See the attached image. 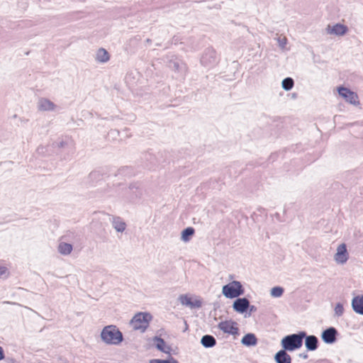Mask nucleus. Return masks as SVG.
I'll return each instance as SVG.
<instances>
[{"label":"nucleus","mask_w":363,"mask_h":363,"mask_svg":"<svg viewBox=\"0 0 363 363\" xmlns=\"http://www.w3.org/2000/svg\"><path fill=\"white\" fill-rule=\"evenodd\" d=\"M184 323H185V325H186V330L187 328H188V325H187V323L186 321Z\"/></svg>","instance_id":"nucleus-42"},{"label":"nucleus","mask_w":363,"mask_h":363,"mask_svg":"<svg viewBox=\"0 0 363 363\" xmlns=\"http://www.w3.org/2000/svg\"><path fill=\"white\" fill-rule=\"evenodd\" d=\"M72 245L67 242H60L58 245V252L63 255H68L72 251Z\"/></svg>","instance_id":"nucleus-22"},{"label":"nucleus","mask_w":363,"mask_h":363,"mask_svg":"<svg viewBox=\"0 0 363 363\" xmlns=\"http://www.w3.org/2000/svg\"><path fill=\"white\" fill-rule=\"evenodd\" d=\"M338 335L337 329L330 327L322 332L321 339L326 344H333L336 342Z\"/></svg>","instance_id":"nucleus-8"},{"label":"nucleus","mask_w":363,"mask_h":363,"mask_svg":"<svg viewBox=\"0 0 363 363\" xmlns=\"http://www.w3.org/2000/svg\"><path fill=\"white\" fill-rule=\"evenodd\" d=\"M294 85V79L291 77H286L282 80L281 86L285 91L291 90Z\"/></svg>","instance_id":"nucleus-25"},{"label":"nucleus","mask_w":363,"mask_h":363,"mask_svg":"<svg viewBox=\"0 0 363 363\" xmlns=\"http://www.w3.org/2000/svg\"><path fill=\"white\" fill-rule=\"evenodd\" d=\"M299 357L306 359L308 358V356L307 353H301L299 354Z\"/></svg>","instance_id":"nucleus-38"},{"label":"nucleus","mask_w":363,"mask_h":363,"mask_svg":"<svg viewBox=\"0 0 363 363\" xmlns=\"http://www.w3.org/2000/svg\"><path fill=\"white\" fill-rule=\"evenodd\" d=\"M9 272L6 267L0 265V279H6L9 277Z\"/></svg>","instance_id":"nucleus-28"},{"label":"nucleus","mask_w":363,"mask_h":363,"mask_svg":"<svg viewBox=\"0 0 363 363\" xmlns=\"http://www.w3.org/2000/svg\"><path fill=\"white\" fill-rule=\"evenodd\" d=\"M4 303L15 304V303H12V302H9V301H5Z\"/></svg>","instance_id":"nucleus-41"},{"label":"nucleus","mask_w":363,"mask_h":363,"mask_svg":"<svg viewBox=\"0 0 363 363\" xmlns=\"http://www.w3.org/2000/svg\"><path fill=\"white\" fill-rule=\"evenodd\" d=\"M304 337H306L305 331L288 335L282 338L281 341V347L284 350L289 352L299 349L303 345Z\"/></svg>","instance_id":"nucleus-2"},{"label":"nucleus","mask_w":363,"mask_h":363,"mask_svg":"<svg viewBox=\"0 0 363 363\" xmlns=\"http://www.w3.org/2000/svg\"><path fill=\"white\" fill-rule=\"evenodd\" d=\"M163 363H179V362L174 359L173 357H171L169 359H163Z\"/></svg>","instance_id":"nucleus-35"},{"label":"nucleus","mask_w":363,"mask_h":363,"mask_svg":"<svg viewBox=\"0 0 363 363\" xmlns=\"http://www.w3.org/2000/svg\"><path fill=\"white\" fill-rule=\"evenodd\" d=\"M128 191L130 199L133 201L140 199L143 193V188L138 183L130 184L128 187Z\"/></svg>","instance_id":"nucleus-11"},{"label":"nucleus","mask_w":363,"mask_h":363,"mask_svg":"<svg viewBox=\"0 0 363 363\" xmlns=\"http://www.w3.org/2000/svg\"><path fill=\"white\" fill-rule=\"evenodd\" d=\"M286 352V350L282 349L275 354L274 360L276 363H291V357Z\"/></svg>","instance_id":"nucleus-17"},{"label":"nucleus","mask_w":363,"mask_h":363,"mask_svg":"<svg viewBox=\"0 0 363 363\" xmlns=\"http://www.w3.org/2000/svg\"><path fill=\"white\" fill-rule=\"evenodd\" d=\"M250 306V301L247 298H238L233 302V308L235 311L239 313H244L247 312Z\"/></svg>","instance_id":"nucleus-10"},{"label":"nucleus","mask_w":363,"mask_h":363,"mask_svg":"<svg viewBox=\"0 0 363 363\" xmlns=\"http://www.w3.org/2000/svg\"><path fill=\"white\" fill-rule=\"evenodd\" d=\"M145 42H146L147 43H150L152 42V40H151L150 38H147V39L145 40Z\"/></svg>","instance_id":"nucleus-39"},{"label":"nucleus","mask_w":363,"mask_h":363,"mask_svg":"<svg viewBox=\"0 0 363 363\" xmlns=\"http://www.w3.org/2000/svg\"><path fill=\"white\" fill-rule=\"evenodd\" d=\"M66 145V143L63 140L62 141H60V142H55L52 143V147H58V148H62L65 146Z\"/></svg>","instance_id":"nucleus-31"},{"label":"nucleus","mask_w":363,"mask_h":363,"mask_svg":"<svg viewBox=\"0 0 363 363\" xmlns=\"http://www.w3.org/2000/svg\"><path fill=\"white\" fill-rule=\"evenodd\" d=\"M154 341L156 342V348L158 350L164 353H169L170 347H167V350L165 349V342L162 337L156 336L154 337Z\"/></svg>","instance_id":"nucleus-23"},{"label":"nucleus","mask_w":363,"mask_h":363,"mask_svg":"<svg viewBox=\"0 0 363 363\" xmlns=\"http://www.w3.org/2000/svg\"><path fill=\"white\" fill-rule=\"evenodd\" d=\"M101 338L106 344L114 345H119L123 340L122 333L113 325H109L103 328Z\"/></svg>","instance_id":"nucleus-1"},{"label":"nucleus","mask_w":363,"mask_h":363,"mask_svg":"<svg viewBox=\"0 0 363 363\" xmlns=\"http://www.w3.org/2000/svg\"><path fill=\"white\" fill-rule=\"evenodd\" d=\"M241 343L247 347L255 346L257 343V339L255 334L247 333L242 337Z\"/></svg>","instance_id":"nucleus-19"},{"label":"nucleus","mask_w":363,"mask_h":363,"mask_svg":"<svg viewBox=\"0 0 363 363\" xmlns=\"http://www.w3.org/2000/svg\"><path fill=\"white\" fill-rule=\"evenodd\" d=\"M5 357L4 351L2 347L0 346V361Z\"/></svg>","instance_id":"nucleus-36"},{"label":"nucleus","mask_w":363,"mask_h":363,"mask_svg":"<svg viewBox=\"0 0 363 363\" xmlns=\"http://www.w3.org/2000/svg\"><path fill=\"white\" fill-rule=\"evenodd\" d=\"M112 225L117 232L120 233L123 232L126 228L125 223L120 217H113Z\"/></svg>","instance_id":"nucleus-21"},{"label":"nucleus","mask_w":363,"mask_h":363,"mask_svg":"<svg viewBox=\"0 0 363 363\" xmlns=\"http://www.w3.org/2000/svg\"><path fill=\"white\" fill-rule=\"evenodd\" d=\"M352 308L356 313L363 315V295L357 296L352 298Z\"/></svg>","instance_id":"nucleus-15"},{"label":"nucleus","mask_w":363,"mask_h":363,"mask_svg":"<svg viewBox=\"0 0 363 363\" xmlns=\"http://www.w3.org/2000/svg\"><path fill=\"white\" fill-rule=\"evenodd\" d=\"M305 338V346L308 351H315L318 349L319 345V340L315 335H307L306 333Z\"/></svg>","instance_id":"nucleus-12"},{"label":"nucleus","mask_w":363,"mask_h":363,"mask_svg":"<svg viewBox=\"0 0 363 363\" xmlns=\"http://www.w3.org/2000/svg\"><path fill=\"white\" fill-rule=\"evenodd\" d=\"M56 105L46 98H40L38 102V108L42 111H53Z\"/></svg>","instance_id":"nucleus-13"},{"label":"nucleus","mask_w":363,"mask_h":363,"mask_svg":"<svg viewBox=\"0 0 363 363\" xmlns=\"http://www.w3.org/2000/svg\"><path fill=\"white\" fill-rule=\"evenodd\" d=\"M284 289L281 286H274L271 289V296L273 297H280L284 294Z\"/></svg>","instance_id":"nucleus-26"},{"label":"nucleus","mask_w":363,"mask_h":363,"mask_svg":"<svg viewBox=\"0 0 363 363\" xmlns=\"http://www.w3.org/2000/svg\"><path fill=\"white\" fill-rule=\"evenodd\" d=\"M195 230L192 227H188L182 230L181 239L184 242H188L191 240V237L194 235Z\"/></svg>","instance_id":"nucleus-24"},{"label":"nucleus","mask_w":363,"mask_h":363,"mask_svg":"<svg viewBox=\"0 0 363 363\" xmlns=\"http://www.w3.org/2000/svg\"><path fill=\"white\" fill-rule=\"evenodd\" d=\"M245 292L244 288L241 283L238 281H233L223 286L222 293L224 296L228 298H238L243 295Z\"/></svg>","instance_id":"nucleus-3"},{"label":"nucleus","mask_w":363,"mask_h":363,"mask_svg":"<svg viewBox=\"0 0 363 363\" xmlns=\"http://www.w3.org/2000/svg\"><path fill=\"white\" fill-rule=\"evenodd\" d=\"M169 67L175 71H178L179 68V64L178 62H170Z\"/></svg>","instance_id":"nucleus-32"},{"label":"nucleus","mask_w":363,"mask_h":363,"mask_svg":"<svg viewBox=\"0 0 363 363\" xmlns=\"http://www.w3.org/2000/svg\"><path fill=\"white\" fill-rule=\"evenodd\" d=\"M101 177V174L99 173V172L98 171H94V172H91L89 175V178L90 179H99V177Z\"/></svg>","instance_id":"nucleus-30"},{"label":"nucleus","mask_w":363,"mask_h":363,"mask_svg":"<svg viewBox=\"0 0 363 363\" xmlns=\"http://www.w3.org/2000/svg\"><path fill=\"white\" fill-rule=\"evenodd\" d=\"M217 62L216 52L212 48H206L201 57V63L205 67H213Z\"/></svg>","instance_id":"nucleus-5"},{"label":"nucleus","mask_w":363,"mask_h":363,"mask_svg":"<svg viewBox=\"0 0 363 363\" xmlns=\"http://www.w3.org/2000/svg\"><path fill=\"white\" fill-rule=\"evenodd\" d=\"M151 318V315L147 313H138L131 319L130 325L133 329L144 332L148 327Z\"/></svg>","instance_id":"nucleus-4"},{"label":"nucleus","mask_w":363,"mask_h":363,"mask_svg":"<svg viewBox=\"0 0 363 363\" xmlns=\"http://www.w3.org/2000/svg\"><path fill=\"white\" fill-rule=\"evenodd\" d=\"M277 40H278V43H279V47L282 50H284L285 48V47H286V43H287V39L285 37H284L282 38H279L277 39Z\"/></svg>","instance_id":"nucleus-29"},{"label":"nucleus","mask_w":363,"mask_h":363,"mask_svg":"<svg viewBox=\"0 0 363 363\" xmlns=\"http://www.w3.org/2000/svg\"><path fill=\"white\" fill-rule=\"evenodd\" d=\"M110 59L109 53L104 48H99L96 53L95 60L100 63H106Z\"/></svg>","instance_id":"nucleus-18"},{"label":"nucleus","mask_w":363,"mask_h":363,"mask_svg":"<svg viewBox=\"0 0 363 363\" xmlns=\"http://www.w3.org/2000/svg\"><path fill=\"white\" fill-rule=\"evenodd\" d=\"M337 91L339 95L344 98L346 101L353 105L359 104L358 96L354 91H352L350 89L343 86L339 87Z\"/></svg>","instance_id":"nucleus-6"},{"label":"nucleus","mask_w":363,"mask_h":363,"mask_svg":"<svg viewBox=\"0 0 363 363\" xmlns=\"http://www.w3.org/2000/svg\"><path fill=\"white\" fill-rule=\"evenodd\" d=\"M335 315L337 317H340L344 313V307L341 303H337L334 309Z\"/></svg>","instance_id":"nucleus-27"},{"label":"nucleus","mask_w":363,"mask_h":363,"mask_svg":"<svg viewBox=\"0 0 363 363\" xmlns=\"http://www.w3.org/2000/svg\"><path fill=\"white\" fill-rule=\"evenodd\" d=\"M257 307H256L255 306H253V305H250V306H249L248 310H247V311H249V312H248V316H250V315H251V314H252V313L256 312V311H257Z\"/></svg>","instance_id":"nucleus-34"},{"label":"nucleus","mask_w":363,"mask_h":363,"mask_svg":"<svg viewBox=\"0 0 363 363\" xmlns=\"http://www.w3.org/2000/svg\"><path fill=\"white\" fill-rule=\"evenodd\" d=\"M119 133H120V132L118 130H116V129L111 130L108 133V136L109 137H112L113 138H115L116 137L119 135Z\"/></svg>","instance_id":"nucleus-33"},{"label":"nucleus","mask_w":363,"mask_h":363,"mask_svg":"<svg viewBox=\"0 0 363 363\" xmlns=\"http://www.w3.org/2000/svg\"><path fill=\"white\" fill-rule=\"evenodd\" d=\"M201 344L205 348H211L216 345V340L213 335H205L201 339Z\"/></svg>","instance_id":"nucleus-20"},{"label":"nucleus","mask_w":363,"mask_h":363,"mask_svg":"<svg viewBox=\"0 0 363 363\" xmlns=\"http://www.w3.org/2000/svg\"><path fill=\"white\" fill-rule=\"evenodd\" d=\"M163 359H150L149 363H163Z\"/></svg>","instance_id":"nucleus-37"},{"label":"nucleus","mask_w":363,"mask_h":363,"mask_svg":"<svg viewBox=\"0 0 363 363\" xmlns=\"http://www.w3.org/2000/svg\"><path fill=\"white\" fill-rule=\"evenodd\" d=\"M349 255L347 247L345 243L340 245L337 248V252L334 256V259L337 264H343L347 262Z\"/></svg>","instance_id":"nucleus-9"},{"label":"nucleus","mask_w":363,"mask_h":363,"mask_svg":"<svg viewBox=\"0 0 363 363\" xmlns=\"http://www.w3.org/2000/svg\"><path fill=\"white\" fill-rule=\"evenodd\" d=\"M237 325V323L233 320H225L219 323L218 328L225 333L237 335L239 332Z\"/></svg>","instance_id":"nucleus-7"},{"label":"nucleus","mask_w":363,"mask_h":363,"mask_svg":"<svg viewBox=\"0 0 363 363\" xmlns=\"http://www.w3.org/2000/svg\"><path fill=\"white\" fill-rule=\"evenodd\" d=\"M41 150H43V147H39L38 148V152H40Z\"/></svg>","instance_id":"nucleus-40"},{"label":"nucleus","mask_w":363,"mask_h":363,"mask_svg":"<svg viewBox=\"0 0 363 363\" xmlns=\"http://www.w3.org/2000/svg\"><path fill=\"white\" fill-rule=\"evenodd\" d=\"M179 300L182 305L190 306L191 308L201 307V301L199 300H195L192 301L191 298L187 295H181L179 297Z\"/></svg>","instance_id":"nucleus-16"},{"label":"nucleus","mask_w":363,"mask_h":363,"mask_svg":"<svg viewBox=\"0 0 363 363\" xmlns=\"http://www.w3.org/2000/svg\"><path fill=\"white\" fill-rule=\"evenodd\" d=\"M328 33L336 35H343L347 31V27L340 23H337L333 26L330 25L326 28Z\"/></svg>","instance_id":"nucleus-14"}]
</instances>
